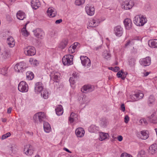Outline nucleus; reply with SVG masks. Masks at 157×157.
Segmentation results:
<instances>
[{
    "label": "nucleus",
    "instance_id": "6ab92c4d",
    "mask_svg": "<svg viewBox=\"0 0 157 157\" xmlns=\"http://www.w3.org/2000/svg\"><path fill=\"white\" fill-rule=\"evenodd\" d=\"M32 149V145L30 144H28L25 146L24 151L26 154L30 155L33 153Z\"/></svg>",
    "mask_w": 157,
    "mask_h": 157
},
{
    "label": "nucleus",
    "instance_id": "f257e3e1",
    "mask_svg": "<svg viewBox=\"0 0 157 157\" xmlns=\"http://www.w3.org/2000/svg\"><path fill=\"white\" fill-rule=\"evenodd\" d=\"M46 118L45 113L44 112H39L35 114L33 116V119L35 123H41L44 122V128L46 132H48L50 130L51 127L49 124L46 122H44Z\"/></svg>",
    "mask_w": 157,
    "mask_h": 157
},
{
    "label": "nucleus",
    "instance_id": "6e6552de",
    "mask_svg": "<svg viewBox=\"0 0 157 157\" xmlns=\"http://www.w3.org/2000/svg\"><path fill=\"white\" fill-rule=\"evenodd\" d=\"M34 35L36 37L40 39H43L45 33L44 31L41 29L38 28L33 31Z\"/></svg>",
    "mask_w": 157,
    "mask_h": 157
},
{
    "label": "nucleus",
    "instance_id": "f8f14e48",
    "mask_svg": "<svg viewBox=\"0 0 157 157\" xmlns=\"http://www.w3.org/2000/svg\"><path fill=\"white\" fill-rule=\"evenodd\" d=\"M114 33L117 37H120L123 34V29L120 25H117L114 29Z\"/></svg>",
    "mask_w": 157,
    "mask_h": 157
},
{
    "label": "nucleus",
    "instance_id": "79ce46f5",
    "mask_svg": "<svg viewBox=\"0 0 157 157\" xmlns=\"http://www.w3.org/2000/svg\"><path fill=\"white\" fill-rule=\"evenodd\" d=\"M108 123L107 120L105 118L102 119L101 122V125L102 127L104 128L106 126Z\"/></svg>",
    "mask_w": 157,
    "mask_h": 157
},
{
    "label": "nucleus",
    "instance_id": "39448f33",
    "mask_svg": "<svg viewBox=\"0 0 157 157\" xmlns=\"http://www.w3.org/2000/svg\"><path fill=\"white\" fill-rule=\"evenodd\" d=\"M148 121L151 123L157 124V109H155L150 116L147 117Z\"/></svg>",
    "mask_w": 157,
    "mask_h": 157
},
{
    "label": "nucleus",
    "instance_id": "c756f323",
    "mask_svg": "<svg viewBox=\"0 0 157 157\" xmlns=\"http://www.w3.org/2000/svg\"><path fill=\"white\" fill-rule=\"evenodd\" d=\"M135 95L136 97V100H139L141 99L144 96V94L142 93V91L139 90L135 94Z\"/></svg>",
    "mask_w": 157,
    "mask_h": 157
},
{
    "label": "nucleus",
    "instance_id": "6e6d98bb",
    "mask_svg": "<svg viewBox=\"0 0 157 157\" xmlns=\"http://www.w3.org/2000/svg\"><path fill=\"white\" fill-rule=\"evenodd\" d=\"M140 122L141 124L143 123H144L145 124H147V121L144 119H141L140 120Z\"/></svg>",
    "mask_w": 157,
    "mask_h": 157
},
{
    "label": "nucleus",
    "instance_id": "bf43d9fd",
    "mask_svg": "<svg viewBox=\"0 0 157 157\" xmlns=\"http://www.w3.org/2000/svg\"><path fill=\"white\" fill-rule=\"evenodd\" d=\"M150 73V72H144L143 73L144 77H146L148 76Z\"/></svg>",
    "mask_w": 157,
    "mask_h": 157
},
{
    "label": "nucleus",
    "instance_id": "49530a36",
    "mask_svg": "<svg viewBox=\"0 0 157 157\" xmlns=\"http://www.w3.org/2000/svg\"><path fill=\"white\" fill-rule=\"evenodd\" d=\"M80 77V75L78 73L76 72H73L72 74V77H73L74 79H78Z\"/></svg>",
    "mask_w": 157,
    "mask_h": 157
},
{
    "label": "nucleus",
    "instance_id": "58836bf2",
    "mask_svg": "<svg viewBox=\"0 0 157 157\" xmlns=\"http://www.w3.org/2000/svg\"><path fill=\"white\" fill-rule=\"evenodd\" d=\"M56 114L58 116L62 115L63 113V109H55Z\"/></svg>",
    "mask_w": 157,
    "mask_h": 157
},
{
    "label": "nucleus",
    "instance_id": "bb28decb",
    "mask_svg": "<svg viewBox=\"0 0 157 157\" xmlns=\"http://www.w3.org/2000/svg\"><path fill=\"white\" fill-rule=\"evenodd\" d=\"M7 43L9 46L11 48L13 47L15 45L14 40L11 36H10L7 38Z\"/></svg>",
    "mask_w": 157,
    "mask_h": 157
},
{
    "label": "nucleus",
    "instance_id": "412c9836",
    "mask_svg": "<svg viewBox=\"0 0 157 157\" xmlns=\"http://www.w3.org/2000/svg\"><path fill=\"white\" fill-rule=\"evenodd\" d=\"M157 150V145L156 144H153L149 147L148 152L151 155L155 154Z\"/></svg>",
    "mask_w": 157,
    "mask_h": 157
},
{
    "label": "nucleus",
    "instance_id": "aec40b11",
    "mask_svg": "<svg viewBox=\"0 0 157 157\" xmlns=\"http://www.w3.org/2000/svg\"><path fill=\"white\" fill-rule=\"evenodd\" d=\"M31 5L33 9L36 10L40 7V4L39 0H32L31 2Z\"/></svg>",
    "mask_w": 157,
    "mask_h": 157
},
{
    "label": "nucleus",
    "instance_id": "37998d69",
    "mask_svg": "<svg viewBox=\"0 0 157 157\" xmlns=\"http://www.w3.org/2000/svg\"><path fill=\"white\" fill-rule=\"evenodd\" d=\"M85 0H75V4L77 6H80L83 4L85 2Z\"/></svg>",
    "mask_w": 157,
    "mask_h": 157
},
{
    "label": "nucleus",
    "instance_id": "4c0bfd02",
    "mask_svg": "<svg viewBox=\"0 0 157 157\" xmlns=\"http://www.w3.org/2000/svg\"><path fill=\"white\" fill-rule=\"evenodd\" d=\"M2 57L4 59L7 58L9 56V51L7 50H5L2 53Z\"/></svg>",
    "mask_w": 157,
    "mask_h": 157
},
{
    "label": "nucleus",
    "instance_id": "a18cd8bd",
    "mask_svg": "<svg viewBox=\"0 0 157 157\" xmlns=\"http://www.w3.org/2000/svg\"><path fill=\"white\" fill-rule=\"evenodd\" d=\"M75 47L71 46L68 48V52L70 53H73L75 52Z\"/></svg>",
    "mask_w": 157,
    "mask_h": 157
},
{
    "label": "nucleus",
    "instance_id": "864d4df0",
    "mask_svg": "<svg viewBox=\"0 0 157 157\" xmlns=\"http://www.w3.org/2000/svg\"><path fill=\"white\" fill-rule=\"evenodd\" d=\"M124 121L126 123H127L128 122L129 120V119L128 116V115L125 116L124 118Z\"/></svg>",
    "mask_w": 157,
    "mask_h": 157
},
{
    "label": "nucleus",
    "instance_id": "a878e982",
    "mask_svg": "<svg viewBox=\"0 0 157 157\" xmlns=\"http://www.w3.org/2000/svg\"><path fill=\"white\" fill-rule=\"evenodd\" d=\"M17 17L18 19L22 20L24 18L26 17V15L25 13L21 11H19L17 13Z\"/></svg>",
    "mask_w": 157,
    "mask_h": 157
},
{
    "label": "nucleus",
    "instance_id": "473e14b6",
    "mask_svg": "<svg viewBox=\"0 0 157 157\" xmlns=\"http://www.w3.org/2000/svg\"><path fill=\"white\" fill-rule=\"evenodd\" d=\"M26 78L28 80H31L34 77V75L33 72L28 71L26 73Z\"/></svg>",
    "mask_w": 157,
    "mask_h": 157
},
{
    "label": "nucleus",
    "instance_id": "393cba45",
    "mask_svg": "<svg viewBox=\"0 0 157 157\" xmlns=\"http://www.w3.org/2000/svg\"><path fill=\"white\" fill-rule=\"evenodd\" d=\"M102 56L105 59L109 60L111 59V55L109 51L105 50L102 53Z\"/></svg>",
    "mask_w": 157,
    "mask_h": 157
},
{
    "label": "nucleus",
    "instance_id": "13d9d810",
    "mask_svg": "<svg viewBox=\"0 0 157 157\" xmlns=\"http://www.w3.org/2000/svg\"><path fill=\"white\" fill-rule=\"evenodd\" d=\"M62 22V19H59L56 20L55 21V24H58Z\"/></svg>",
    "mask_w": 157,
    "mask_h": 157
},
{
    "label": "nucleus",
    "instance_id": "c9c22d12",
    "mask_svg": "<svg viewBox=\"0 0 157 157\" xmlns=\"http://www.w3.org/2000/svg\"><path fill=\"white\" fill-rule=\"evenodd\" d=\"M8 67H3L0 69V73L4 75H6L7 73Z\"/></svg>",
    "mask_w": 157,
    "mask_h": 157
},
{
    "label": "nucleus",
    "instance_id": "3c124183",
    "mask_svg": "<svg viewBox=\"0 0 157 157\" xmlns=\"http://www.w3.org/2000/svg\"><path fill=\"white\" fill-rule=\"evenodd\" d=\"M74 79V78L73 77H71L69 79V81L71 84L73 85L75 83V82Z\"/></svg>",
    "mask_w": 157,
    "mask_h": 157
},
{
    "label": "nucleus",
    "instance_id": "f3484780",
    "mask_svg": "<svg viewBox=\"0 0 157 157\" xmlns=\"http://www.w3.org/2000/svg\"><path fill=\"white\" fill-rule=\"evenodd\" d=\"M47 13L48 15L50 17H55L57 14L56 10L53 7L48 8L47 11Z\"/></svg>",
    "mask_w": 157,
    "mask_h": 157
},
{
    "label": "nucleus",
    "instance_id": "f704fd0d",
    "mask_svg": "<svg viewBox=\"0 0 157 157\" xmlns=\"http://www.w3.org/2000/svg\"><path fill=\"white\" fill-rule=\"evenodd\" d=\"M98 129V127L95 125H92L89 128L88 130L90 132H96Z\"/></svg>",
    "mask_w": 157,
    "mask_h": 157
},
{
    "label": "nucleus",
    "instance_id": "69168bd1",
    "mask_svg": "<svg viewBox=\"0 0 157 157\" xmlns=\"http://www.w3.org/2000/svg\"><path fill=\"white\" fill-rule=\"evenodd\" d=\"M63 149L65 151H67V152H68L69 153H71V152L69 151L67 148H64Z\"/></svg>",
    "mask_w": 157,
    "mask_h": 157
},
{
    "label": "nucleus",
    "instance_id": "9b49d317",
    "mask_svg": "<svg viewBox=\"0 0 157 157\" xmlns=\"http://www.w3.org/2000/svg\"><path fill=\"white\" fill-rule=\"evenodd\" d=\"M25 63L21 62L17 63L14 67L15 70L18 72H22L26 68Z\"/></svg>",
    "mask_w": 157,
    "mask_h": 157
},
{
    "label": "nucleus",
    "instance_id": "09e8293b",
    "mask_svg": "<svg viewBox=\"0 0 157 157\" xmlns=\"http://www.w3.org/2000/svg\"><path fill=\"white\" fill-rule=\"evenodd\" d=\"M11 136V133L10 132H8L6 134L3 135L2 136V140L5 139Z\"/></svg>",
    "mask_w": 157,
    "mask_h": 157
},
{
    "label": "nucleus",
    "instance_id": "c03bdc74",
    "mask_svg": "<svg viewBox=\"0 0 157 157\" xmlns=\"http://www.w3.org/2000/svg\"><path fill=\"white\" fill-rule=\"evenodd\" d=\"M22 34L24 36H27L29 35V33L26 29V27H24L21 29Z\"/></svg>",
    "mask_w": 157,
    "mask_h": 157
},
{
    "label": "nucleus",
    "instance_id": "20e7f679",
    "mask_svg": "<svg viewBox=\"0 0 157 157\" xmlns=\"http://www.w3.org/2000/svg\"><path fill=\"white\" fill-rule=\"evenodd\" d=\"M18 89L21 92H26L28 91V85L24 81H21L18 84Z\"/></svg>",
    "mask_w": 157,
    "mask_h": 157
},
{
    "label": "nucleus",
    "instance_id": "cd10ccee",
    "mask_svg": "<svg viewBox=\"0 0 157 157\" xmlns=\"http://www.w3.org/2000/svg\"><path fill=\"white\" fill-rule=\"evenodd\" d=\"M140 15L136 16L134 18L133 21L134 23L137 26H142L141 25Z\"/></svg>",
    "mask_w": 157,
    "mask_h": 157
},
{
    "label": "nucleus",
    "instance_id": "de8ad7c7",
    "mask_svg": "<svg viewBox=\"0 0 157 157\" xmlns=\"http://www.w3.org/2000/svg\"><path fill=\"white\" fill-rule=\"evenodd\" d=\"M145 152L144 151L141 150L138 152L137 155L138 157H145L144 156Z\"/></svg>",
    "mask_w": 157,
    "mask_h": 157
},
{
    "label": "nucleus",
    "instance_id": "338daca9",
    "mask_svg": "<svg viewBox=\"0 0 157 157\" xmlns=\"http://www.w3.org/2000/svg\"><path fill=\"white\" fill-rule=\"evenodd\" d=\"M75 115H76V114H75V113H74L72 112V113H71V115H70V117H73V118H74V116Z\"/></svg>",
    "mask_w": 157,
    "mask_h": 157
},
{
    "label": "nucleus",
    "instance_id": "4d7b16f0",
    "mask_svg": "<svg viewBox=\"0 0 157 157\" xmlns=\"http://www.w3.org/2000/svg\"><path fill=\"white\" fill-rule=\"evenodd\" d=\"M123 72L122 71H121V72H119L117 73V76L118 78L121 77L122 76V75L121 74H123Z\"/></svg>",
    "mask_w": 157,
    "mask_h": 157
},
{
    "label": "nucleus",
    "instance_id": "4468645a",
    "mask_svg": "<svg viewBox=\"0 0 157 157\" xmlns=\"http://www.w3.org/2000/svg\"><path fill=\"white\" fill-rule=\"evenodd\" d=\"M95 89V87L94 86L88 85H85L81 89L82 92L84 93L92 92Z\"/></svg>",
    "mask_w": 157,
    "mask_h": 157
},
{
    "label": "nucleus",
    "instance_id": "c85d7f7f",
    "mask_svg": "<svg viewBox=\"0 0 157 157\" xmlns=\"http://www.w3.org/2000/svg\"><path fill=\"white\" fill-rule=\"evenodd\" d=\"M40 93L41 96L44 99H48V95H49V93L46 89H44Z\"/></svg>",
    "mask_w": 157,
    "mask_h": 157
},
{
    "label": "nucleus",
    "instance_id": "774afa93",
    "mask_svg": "<svg viewBox=\"0 0 157 157\" xmlns=\"http://www.w3.org/2000/svg\"><path fill=\"white\" fill-rule=\"evenodd\" d=\"M11 109H8L7 110V113H10L11 112Z\"/></svg>",
    "mask_w": 157,
    "mask_h": 157
},
{
    "label": "nucleus",
    "instance_id": "680f3d73",
    "mask_svg": "<svg viewBox=\"0 0 157 157\" xmlns=\"http://www.w3.org/2000/svg\"><path fill=\"white\" fill-rule=\"evenodd\" d=\"M117 139L119 141H121L123 140V137L121 136H119L117 137Z\"/></svg>",
    "mask_w": 157,
    "mask_h": 157
},
{
    "label": "nucleus",
    "instance_id": "0e129e2a",
    "mask_svg": "<svg viewBox=\"0 0 157 157\" xmlns=\"http://www.w3.org/2000/svg\"><path fill=\"white\" fill-rule=\"evenodd\" d=\"M79 44L77 42H75V43L74 44V45H72L73 47H75V49H76V48L77 47V46L78 45V44Z\"/></svg>",
    "mask_w": 157,
    "mask_h": 157
},
{
    "label": "nucleus",
    "instance_id": "e433bc0d",
    "mask_svg": "<svg viewBox=\"0 0 157 157\" xmlns=\"http://www.w3.org/2000/svg\"><path fill=\"white\" fill-rule=\"evenodd\" d=\"M140 21H141V23H140L141 25H142V26H143L147 21V20L146 17L143 15H140Z\"/></svg>",
    "mask_w": 157,
    "mask_h": 157
},
{
    "label": "nucleus",
    "instance_id": "7c9ffc66",
    "mask_svg": "<svg viewBox=\"0 0 157 157\" xmlns=\"http://www.w3.org/2000/svg\"><path fill=\"white\" fill-rule=\"evenodd\" d=\"M68 43V40L67 39L63 40L60 43L59 47L62 49H64L67 45Z\"/></svg>",
    "mask_w": 157,
    "mask_h": 157
},
{
    "label": "nucleus",
    "instance_id": "dca6fc26",
    "mask_svg": "<svg viewBox=\"0 0 157 157\" xmlns=\"http://www.w3.org/2000/svg\"><path fill=\"white\" fill-rule=\"evenodd\" d=\"M60 73L57 71H53L50 75L51 78H52L54 79V82H58L59 81V78L60 76Z\"/></svg>",
    "mask_w": 157,
    "mask_h": 157
},
{
    "label": "nucleus",
    "instance_id": "ddd939ff",
    "mask_svg": "<svg viewBox=\"0 0 157 157\" xmlns=\"http://www.w3.org/2000/svg\"><path fill=\"white\" fill-rule=\"evenodd\" d=\"M100 22L99 19L94 18L90 20L89 22V26L91 27H95L98 26Z\"/></svg>",
    "mask_w": 157,
    "mask_h": 157
},
{
    "label": "nucleus",
    "instance_id": "e2e57ef3",
    "mask_svg": "<svg viewBox=\"0 0 157 157\" xmlns=\"http://www.w3.org/2000/svg\"><path fill=\"white\" fill-rule=\"evenodd\" d=\"M101 45L99 46L98 47H96L94 48V50L95 51L98 50L99 49H101Z\"/></svg>",
    "mask_w": 157,
    "mask_h": 157
},
{
    "label": "nucleus",
    "instance_id": "2f4dec72",
    "mask_svg": "<svg viewBox=\"0 0 157 157\" xmlns=\"http://www.w3.org/2000/svg\"><path fill=\"white\" fill-rule=\"evenodd\" d=\"M99 135V140L101 141H102L107 138L108 134L107 133L101 132L100 133Z\"/></svg>",
    "mask_w": 157,
    "mask_h": 157
},
{
    "label": "nucleus",
    "instance_id": "b1692460",
    "mask_svg": "<svg viewBox=\"0 0 157 157\" xmlns=\"http://www.w3.org/2000/svg\"><path fill=\"white\" fill-rule=\"evenodd\" d=\"M148 43L149 46L152 48H157V39L150 40L148 41Z\"/></svg>",
    "mask_w": 157,
    "mask_h": 157
},
{
    "label": "nucleus",
    "instance_id": "052dcab7",
    "mask_svg": "<svg viewBox=\"0 0 157 157\" xmlns=\"http://www.w3.org/2000/svg\"><path fill=\"white\" fill-rule=\"evenodd\" d=\"M74 119L73 117H70L69 120L70 123H72L74 121Z\"/></svg>",
    "mask_w": 157,
    "mask_h": 157
},
{
    "label": "nucleus",
    "instance_id": "4be33fe9",
    "mask_svg": "<svg viewBox=\"0 0 157 157\" xmlns=\"http://www.w3.org/2000/svg\"><path fill=\"white\" fill-rule=\"evenodd\" d=\"M155 98L154 96L152 95H150L148 98L147 104L150 107L152 106L155 103Z\"/></svg>",
    "mask_w": 157,
    "mask_h": 157
},
{
    "label": "nucleus",
    "instance_id": "5fc2aeb1",
    "mask_svg": "<svg viewBox=\"0 0 157 157\" xmlns=\"http://www.w3.org/2000/svg\"><path fill=\"white\" fill-rule=\"evenodd\" d=\"M111 68L113 69H111V70L115 72H117L119 70V67H116L114 68L112 67Z\"/></svg>",
    "mask_w": 157,
    "mask_h": 157
},
{
    "label": "nucleus",
    "instance_id": "72a5a7b5",
    "mask_svg": "<svg viewBox=\"0 0 157 157\" xmlns=\"http://www.w3.org/2000/svg\"><path fill=\"white\" fill-rule=\"evenodd\" d=\"M141 134L142 135L141 136V138L142 139L146 140L149 137L148 134L146 131H142L141 132Z\"/></svg>",
    "mask_w": 157,
    "mask_h": 157
},
{
    "label": "nucleus",
    "instance_id": "603ef678",
    "mask_svg": "<svg viewBox=\"0 0 157 157\" xmlns=\"http://www.w3.org/2000/svg\"><path fill=\"white\" fill-rule=\"evenodd\" d=\"M130 97L131 100H132V101H138V100H136V97L135 95V94L134 95H131L130 96Z\"/></svg>",
    "mask_w": 157,
    "mask_h": 157
},
{
    "label": "nucleus",
    "instance_id": "7ed1b4c3",
    "mask_svg": "<svg viewBox=\"0 0 157 157\" xmlns=\"http://www.w3.org/2000/svg\"><path fill=\"white\" fill-rule=\"evenodd\" d=\"M74 56L71 55H66L62 58V62L64 65L69 66L73 64V59Z\"/></svg>",
    "mask_w": 157,
    "mask_h": 157
},
{
    "label": "nucleus",
    "instance_id": "423d86ee",
    "mask_svg": "<svg viewBox=\"0 0 157 157\" xmlns=\"http://www.w3.org/2000/svg\"><path fill=\"white\" fill-rule=\"evenodd\" d=\"M80 59L82 65L86 68H89L91 65L90 59L86 56H81Z\"/></svg>",
    "mask_w": 157,
    "mask_h": 157
},
{
    "label": "nucleus",
    "instance_id": "9d476101",
    "mask_svg": "<svg viewBox=\"0 0 157 157\" xmlns=\"http://www.w3.org/2000/svg\"><path fill=\"white\" fill-rule=\"evenodd\" d=\"M44 89L43 84L41 82H38L35 84L34 91L36 94H38L40 93Z\"/></svg>",
    "mask_w": 157,
    "mask_h": 157
},
{
    "label": "nucleus",
    "instance_id": "1a4fd4ad",
    "mask_svg": "<svg viewBox=\"0 0 157 157\" xmlns=\"http://www.w3.org/2000/svg\"><path fill=\"white\" fill-rule=\"evenodd\" d=\"M140 63L143 66L146 67L149 66L151 63V58L149 56H147L145 58L140 59Z\"/></svg>",
    "mask_w": 157,
    "mask_h": 157
},
{
    "label": "nucleus",
    "instance_id": "a211bd4d",
    "mask_svg": "<svg viewBox=\"0 0 157 157\" xmlns=\"http://www.w3.org/2000/svg\"><path fill=\"white\" fill-rule=\"evenodd\" d=\"M123 22L126 29L129 30L131 28L132 24L130 19L126 18L124 20Z\"/></svg>",
    "mask_w": 157,
    "mask_h": 157
},
{
    "label": "nucleus",
    "instance_id": "f03ea898",
    "mask_svg": "<svg viewBox=\"0 0 157 157\" xmlns=\"http://www.w3.org/2000/svg\"><path fill=\"white\" fill-rule=\"evenodd\" d=\"M135 5L134 1L128 0L122 2L121 5V8L125 10H129L132 9Z\"/></svg>",
    "mask_w": 157,
    "mask_h": 157
},
{
    "label": "nucleus",
    "instance_id": "8fccbe9b",
    "mask_svg": "<svg viewBox=\"0 0 157 157\" xmlns=\"http://www.w3.org/2000/svg\"><path fill=\"white\" fill-rule=\"evenodd\" d=\"M121 157H132V156L129 154L124 153L121 154Z\"/></svg>",
    "mask_w": 157,
    "mask_h": 157
},
{
    "label": "nucleus",
    "instance_id": "5701e85b",
    "mask_svg": "<svg viewBox=\"0 0 157 157\" xmlns=\"http://www.w3.org/2000/svg\"><path fill=\"white\" fill-rule=\"evenodd\" d=\"M85 131L82 128H77L75 130V134L78 137H82L84 134Z\"/></svg>",
    "mask_w": 157,
    "mask_h": 157
},
{
    "label": "nucleus",
    "instance_id": "a19ab883",
    "mask_svg": "<svg viewBox=\"0 0 157 157\" xmlns=\"http://www.w3.org/2000/svg\"><path fill=\"white\" fill-rule=\"evenodd\" d=\"M136 60L134 58H131L128 61V64L130 67H133L135 64Z\"/></svg>",
    "mask_w": 157,
    "mask_h": 157
},
{
    "label": "nucleus",
    "instance_id": "ea45409f",
    "mask_svg": "<svg viewBox=\"0 0 157 157\" xmlns=\"http://www.w3.org/2000/svg\"><path fill=\"white\" fill-rule=\"evenodd\" d=\"M29 61L31 63V64L32 65H33L34 66H36L39 64L38 61L36 59H30L29 60Z\"/></svg>",
    "mask_w": 157,
    "mask_h": 157
},
{
    "label": "nucleus",
    "instance_id": "0eeeda50",
    "mask_svg": "<svg viewBox=\"0 0 157 157\" xmlns=\"http://www.w3.org/2000/svg\"><path fill=\"white\" fill-rule=\"evenodd\" d=\"M24 52L26 55L32 56L36 54V50L34 47L29 46L27 47L25 49Z\"/></svg>",
    "mask_w": 157,
    "mask_h": 157
},
{
    "label": "nucleus",
    "instance_id": "2eb2a0df",
    "mask_svg": "<svg viewBox=\"0 0 157 157\" xmlns=\"http://www.w3.org/2000/svg\"><path fill=\"white\" fill-rule=\"evenodd\" d=\"M85 10L88 15L92 16L94 13V6L90 5H87L85 7Z\"/></svg>",
    "mask_w": 157,
    "mask_h": 157
}]
</instances>
